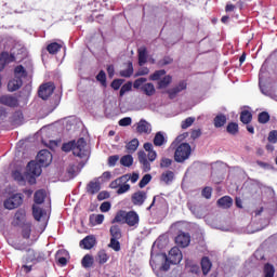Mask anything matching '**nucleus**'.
<instances>
[{
    "instance_id": "22",
    "label": "nucleus",
    "mask_w": 277,
    "mask_h": 277,
    "mask_svg": "<svg viewBox=\"0 0 277 277\" xmlns=\"http://www.w3.org/2000/svg\"><path fill=\"white\" fill-rule=\"evenodd\" d=\"M25 217H27V213L25 212L24 209H18L15 212V226H23L24 224H26L27 222H25Z\"/></svg>"
},
{
    "instance_id": "47",
    "label": "nucleus",
    "mask_w": 277,
    "mask_h": 277,
    "mask_svg": "<svg viewBox=\"0 0 277 277\" xmlns=\"http://www.w3.org/2000/svg\"><path fill=\"white\" fill-rule=\"evenodd\" d=\"M109 261V255H107V253L105 251H100L97 253V262L100 263V265H105V263Z\"/></svg>"
},
{
    "instance_id": "32",
    "label": "nucleus",
    "mask_w": 277,
    "mask_h": 277,
    "mask_svg": "<svg viewBox=\"0 0 277 277\" xmlns=\"http://www.w3.org/2000/svg\"><path fill=\"white\" fill-rule=\"evenodd\" d=\"M14 77L17 79H25V77H27V70H25V67H23V65H18L15 67Z\"/></svg>"
},
{
    "instance_id": "64",
    "label": "nucleus",
    "mask_w": 277,
    "mask_h": 277,
    "mask_svg": "<svg viewBox=\"0 0 277 277\" xmlns=\"http://www.w3.org/2000/svg\"><path fill=\"white\" fill-rule=\"evenodd\" d=\"M67 173L69 174V176H71V179H74V176L77 174V166L69 164L67 168Z\"/></svg>"
},
{
    "instance_id": "44",
    "label": "nucleus",
    "mask_w": 277,
    "mask_h": 277,
    "mask_svg": "<svg viewBox=\"0 0 277 277\" xmlns=\"http://www.w3.org/2000/svg\"><path fill=\"white\" fill-rule=\"evenodd\" d=\"M269 118H271L269 113L262 111L258 116V122H260V124H267V122H269Z\"/></svg>"
},
{
    "instance_id": "20",
    "label": "nucleus",
    "mask_w": 277,
    "mask_h": 277,
    "mask_svg": "<svg viewBox=\"0 0 277 277\" xmlns=\"http://www.w3.org/2000/svg\"><path fill=\"white\" fill-rule=\"evenodd\" d=\"M136 131L137 133H145L148 135L153 131V126H150L146 119H141L137 123Z\"/></svg>"
},
{
    "instance_id": "14",
    "label": "nucleus",
    "mask_w": 277,
    "mask_h": 277,
    "mask_svg": "<svg viewBox=\"0 0 277 277\" xmlns=\"http://www.w3.org/2000/svg\"><path fill=\"white\" fill-rule=\"evenodd\" d=\"M187 89V83L185 81L180 82L176 87L169 89L167 94H169V98L172 101L175 96H179L180 92Z\"/></svg>"
},
{
    "instance_id": "35",
    "label": "nucleus",
    "mask_w": 277,
    "mask_h": 277,
    "mask_svg": "<svg viewBox=\"0 0 277 277\" xmlns=\"http://www.w3.org/2000/svg\"><path fill=\"white\" fill-rule=\"evenodd\" d=\"M61 50H62V44L57 42L50 43L47 47V51L50 53V55H55V53H60Z\"/></svg>"
},
{
    "instance_id": "18",
    "label": "nucleus",
    "mask_w": 277,
    "mask_h": 277,
    "mask_svg": "<svg viewBox=\"0 0 277 277\" xmlns=\"http://www.w3.org/2000/svg\"><path fill=\"white\" fill-rule=\"evenodd\" d=\"M101 192V182L98 179H94L93 181L89 182L87 185V194L94 196Z\"/></svg>"
},
{
    "instance_id": "27",
    "label": "nucleus",
    "mask_w": 277,
    "mask_h": 277,
    "mask_svg": "<svg viewBox=\"0 0 277 277\" xmlns=\"http://www.w3.org/2000/svg\"><path fill=\"white\" fill-rule=\"evenodd\" d=\"M217 205L222 207V209H230V207H233V198L224 196L217 200Z\"/></svg>"
},
{
    "instance_id": "2",
    "label": "nucleus",
    "mask_w": 277,
    "mask_h": 277,
    "mask_svg": "<svg viewBox=\"0 0 277 277\" xmlns=\"http://www.w3.org/2000/svg\"><path fill=\"white\" fill-rule=\"evenodd\" d=\"M87 146L88 143L85 142V138L80 137L77 141L64 143L62 150L64 153H70V150H72L75 157H79V159H88V157H90V151L85 148Z\"/></svg>"
},
{
    "instance_id": "39",
    "label": "nucleus",
    "mask_w": 277,
    "mask_h": 277,
    "mask_svg": "<svg viewBox=\"0 0 277 277\" xmlns=\"http://www.w3.org/2000/svg\"><path fill=\"white\" fill-rule=\"evenodd\" d=\"M126 217H127V211H119L117 212L116 216L113 220V224H120V222L126 223Z\"/></svg>"
},
{
    "instance_id": "56",
    "label": "nucleus",
    "mask_w": 277,
    "mask_h": 277,
    "mask_svg": "<svg viewBox=\"0 0 277 277\" xmlns=\"http://www.w3.org/2000/svg\"><path fill=\"white\" fill-rule=\"evenodd\" d=\"M95 179H98V182H100V183H105V182L111 180V172L105 171V172L102 174V176L95 177Z\"/></svg>"
},
{
    "instance_id": "12",
    "label": "nucleus",
    "mask_w": 277,
    "mask_h": 277,
    "mask_svg": "<svg viewBox=\"0 0 277 277\" xmlns=\"http://www.w3.org/2000/svg\"><path fill=\"white\" fill-rule=\"evenodd\" d=\"M0 105H5V107H18V98L14 95H2L0 96Z\"/></svg>"
},
{
    "instance_id": "55",
    "label": "nucleus",
    "mask_w": 277,
    "mask_h": 277,
    "mask_svg": "<svg viewBox=\"0 0 277 277\" xmlns=\"http://www.w3.org/2000/svg\"><path fill=\"white\" fill-rule=\"evenodd\" d=\"M97 81L102 83V85H105L107 83V75L105 74L104 70H101L97 76H96Z\"/></svg>"
},
{
    "instance_id": "53",
    "label": "nucleus",
    "mask_w": 277,
    "mask_h": 277,
    "mask_svg": "<svg viewBox=\"0 0 277 277\" xmlns=\"http://www.w3.org/2000/svg\"><path fill=\"white\" fill-rule=\"evenodd\" d=\"M131 189V185L126 183H121L119 185V188L117 189V194L118 196H121V194H127V192H129Z\"/></svg>"
},
{
    "instance_id": "21",
    "label": "nucleus",
    "mask_w": 277,
    "mask_h": 277,
    "mask_svg": "<svg viewBox=\"0 0 277 277\" xmlns=\"http://www.w3.org/2000/svg\"><path fill=\"white\" fill-rule=\"evenodd\" d=\"M23 88V79L14 77V79L10 80L8 83L9 92H16V90H21Z\"/></svg>"
},
{
    "instance_id": "50",
    "label": "nucleus",
    "mask_w": 277,
    "mask_h": 277,
    "mask_svg": "<svg viewBox=\"0 0 277 277\" xmlns=\"http://www.w3.org/2000/svg\"><path fill=\"white\" fill-rule=\"evenodd\" d=\"M166 75V69L156 70L153 75H150V81H159L161 77Z\"/></svg>"
},
{
    "instance_id": "9",
    "label": "nucleus",
    "mask_w": 277,
    "mask_h": 277,
    "mask_svg": "<svg viewBox=\"0 0 277 277\" xmlns=\"http://www.w3.org/2000/svg\"><path fill=\"white\" fill-rule=\"evenodd\" d=\"M37 161L43 168H47L48 166H51V161H53V155L48 149H42L37 155Z\"/></svg>"
},
{
    "instance_id": "46",
    "label": "nucleus",
    "mask_w": 277,
    "mask_h": 277,
    "mask_svg": "<svg viewBox=\"0 0 277 277\" xmlns=\"http://www.w3.org/2000/svg\"><path fill=\"white\" fill-rule=\"evenodd\" d=\"M169 83H172V77L171 76H164L163 79H161L158 82L159 90H163V88H168Z\"/></svg>"
},
{
    "instance_id": "19",
    "label": "nucleus",
    "mask_w": 277,
    "mask_h": 277,
    "mask_svg": "<svg viewBox=\"0 0 277 277\" xmlns=\"http://www.w3.org/2000/svg\"><path fill=\"white\" fill-rule=\"evenodd\" d=\"M146 198H147L146 192L138 190L132 195V202L136 207H142V205H144V202H146Z\"/></svg>"
},
{
    "instance_id": "3",
    "label": "nucleus",
    "mask_w": 277,
    "mask_h": 277,
    "mask_svg": "<svg viewBox=\"0 0 277 277\" xmlns=\"http://www.w3.org/2000/svg\"><path fill=\"white\" fill-rule=\"evenodd\" d=\"M25 55V48L14 47L10 52H2L0 54V72H3L6 64H12L16 60H23Z\"/></svg>"
},
{
    "instance_id": "24",
    "label": "nucleus",
    "mask_w": 277,
    "mask_h": 277,
    "mask_svg": "<svg viewBox=\"0 0 277 277\" xmlns=\"http://www.w3.org/2000/svg\"><path fill=\"white\" fill-rule=\"evenodd\" d=\"M129 175H122L116 180H114L110 184L109 187L110 189H119L120 185H122V183H129Z\"/></svg>"
},
{
    "instance_id": "63",
    "label": "nucleus",
    "mask_w": 277,
    "mask_h": 277,
    "mask_svg": "<svg viewBox=\"0 0 277 277\" xmlns=\"http://www.w3.org/2000/svg\"><path fill=\"white\" fill-rule=\"evenodd\" d=\"M212 192L213 189L211 187H205L201 192V195L203 196V198H207V200H209L212 196Z\"/></svg>"
},
{
    "instance_id": "8",
    "label": "nucleus",
    "mask_w": 277,
    "mask_h": 277,
    "mask_svg": "<svg viewBox=\"0 0 277 277\" xmlns=\"http://www.w3.org/2000/svg\"><path fill=\"white\" fill-rule=\"evenodd\" d=\"M167 260L169 263V269L171 265H179L181 261H183V253L181 252V249L179 247H173L169 254L167 255Z\"/></svg>"
},
{
    "instance_id": "4",
    "label": "nucleus",
    "mask_w": 277,
    "mask_h": 277,
    "mask_svg": "<svg viewBox=\"0 0 277 277\" xmlns=\"http://www.w3.org/2000/svg\"><path fill=\"white\" fill-rule=\"evenodd\" d=\"M149 265L151 269H159L160 272H168L170 263L166 253H157L155 247L151 248Z\"/></svg>"
},
{
    "instance_id": "49",
    "label": "nucleus",
    "mask_w": 277,
    "mask_h": 277,
    "mask_svg": "<svg viewBox=\"0 0 277 277\" xmlns=\"http://www.w3.org/2000/svg\"><path fill=\"white\" fill-rule=\"evenodd\" d=\"M227 133H230V135H237V133H239V124L235 122L228 123Z\"/></svg>"
},
{
    "instance_id": "13",
    "label": "nucleus",
    "mask_w": 277,
    "mask_h": 277,
    "mask_svg": "<svg viewBox=\"0 0 277 277\" xmlns=\"http://www.w3.org/2000/svg\"><path fill=\"white\" fill-rule=\"evenodd\" d=\"M55 90V87L53 84H43L39 89V97L42 98L43 101H47L51 94H53V91Z\"/></svg>"
},
{
    "instance_id": "42",
    "label": "nucleus",
    "mask_w": 277,
    "mask_h": 277,
    "mask_svg": "<svg viewBox=\"0 0 277 277\" xmlns=\"http://www.w3.org/2000/svg\"><path fill=\"white\" fill-rule=\"evenodd\" d=\"M120 163L121 166H124V168H131V166H133V156L126 155L121 157Z\"/></svg>"
},
{
    "instance_id": "5",
    "label": "nucleus",
    "mask_w": 277,
    "mask_h": 277,
    "mask_svg": "<svg viewBox=\"0 0 277 277\" xmlns=\"http://www.w3.org/2000/svg\"><path fill=\"white\" fill-rule=\"evenodd\" d=\"M190 156L192 145H189V143H182L175 149L174 161H176V163H185Z\"/></svg>"
},
{
    "instance_id": "11",
    "label": "nucleus",
    "mask_w": 277,
    "mask_h": 277,
    "mask_svg": "<svg viewBox=\"0 0 277 277\" xmlns=\"http://www.w3.org/2000/svg\"><path fill=\"white\" fill-rule=\"evenodd\" d=\"M128 224V226H131L134 228H137V226L140 225V215L137 214V212L135 211H129L126 212V223Z\"/></svg>"
},
{
    "instance_id": "43",
    "label": "nucleus",
    "mask_w": 277,
    "mask_h": 277,
    "mask_svg": "<svg viewBox=\"0 0 277 277\" xmlns=\"http://www.w3.org/2000/svg\"><path fill=\"white\" fill-rule=\"evenodd\" d=\"M138 146L140 141L137 138H133L127 144V150H129V153H135Z\"/></svg>"
},
{
    "instance_id": "26",
    "label": "nucleus",
    "mask_w": 277,
    "mask_h": 277,
    "mask_svg": "<svg viewBox=\"0 0 277 277\" xmlns=\"http://www.w3.org/2000/svg\"><path fill=\"white\" fill-rule=\"evenodd\" d=\"M89 222L91 226H98V224H102L105 222V215L103 214H91L89 216Z\"/></svg>"
},
{
    "instance_id": "40",
    "label": "nucleus",
    "mask_w": 277,
    "mask_h": 277,
    "mask_svg": "<svg viewBox=\"0 0 277 277\" xmlns=\"http://www.w3.org/2000/svg\"><path fill=\"white\" fill-rule=\"evenodd\" d=\"M274 274H276L274 265L266 263L264 265V277H274Z\"/></svg>"
},
{
    "instance_id": "23",
    "label": "nucleus",
    "mask_w": 277,
    "mask_h": 277,
    "mask_svg": "<svg viewBox=\"0 0 277 277\" xmlns=\"http://www.w3.org/2000/svg\"><path fill=\"white\" fill-rule=\"evenodd\" d=\"M200 263H201L202 274L203 276H207V274L211 272V268L213 267V263L211 262L209 256H203Z\"/></svg>"
},
{
    "instance_id": "28",
    "label": "nucleus",
    "mask_w": 277,
    "mask_h": 277,
    "mask_svg": "<svg viewBox=\"0 0 277 277\" xmlns=\"http://www.w3.org/2000/svg\"><path fill=\"white\" fill-rule=\"evenodd\" d=\"M44 198H47V190H37L34 195L35 205H42V202H44Z\"/></svg>"
},
{
    "instance_id": "61",
    "label": "nucleus",
    "mask_w": 277,
    "mask_h": 277,
    "mask_svg": "<svg viewBox=\"0 0 277 277\" xmlns=\"http://www.w3.org/2000/svg\"><path fill=\"white\" fill-rule=\"evenodd\" d=\"M12 247L14 248V250H21V251L28 250L27 245H25L24 242H13Z\"/></svg>"
},
{
    "instance_id": "33",
    "label": "nucleus",
    "mask_w": 277,
    "mask_h": 277,
    "mask_svg": "<svg viewBox=\"0 0 277 277\" xmlns=\"http://www.w3.org/2000/svg\"><path fill=\"white\" fill-rule=\"evenodd\" d=\"M240 121L242 124H250L252 122V113L249 110H242L240 114Z\"/></svg>"
},
{
    "instance_id": "60",
    "label": "nucleus",
    "mask_w": 277,
    "mask_h": 277,
    "mask_svg": "<svg viewBox=\"0 0 277 277\" xmlns=\"http://www.w3.org/2000/svg\"><path fill=\"white\" fill-rule=\"evenodd\" d=\"M122 83H124V80L122 79H115L110 87L113 88V90H120V88L122 87Z\"/></svg>"
},
{
    "instance_id": "45",
    "label": "nucleus",
    "mask_w": 277,
    "mask_h": 277,
    "mask_svg": "<svg viewBox=\"0 0 277 277\" xmlns=\"http://www.w3.org/2000/svg\"><path fill=\"white\" fill-rule=\"evenodd\" d=\"M82 263V267L88 268L91 265H94V258H92V255L90 254H85L81 261Z\"/></svg>"
},
{
    "instance_id": "16",
    "label": "nucleus",
    "mask_w": 277,
    "mask_h": 277,
    "mask_svg": "<svg viewBox=\"0 0 277 277\" xmlns=\"http://www.w3.org/2000/svg\"><path fill=\"white\" fill-rule=\"evenodd\" d=\"M190 241H192V238L188 233H180L175 237V243L177 246H181V248H187V246H189Z\"/></svg>"
},
{
    "instance_id": "41",
    "label": "nucleus",
    "mask_w": 277,
    "mask_h": 277,
    "mask_svg": "<svg viewBox=\"0 0 277 277\" xmlns=\"http://www.w3.org/2000/svg\"><path fill=\"white\" fill-rule=\"evenodd\" d=\"M224 124H226V116L225 115H217L214 118V127L216 129H220V128L224 127Z\"/></svg>"
},
{
    "instance_id": "7",
    "label": "nucleus",
    "mask_w": 277,
    "mask_h": 277,
    "mask_svg": "<svg viewBox=\"0 0 277 277\" xmlns=\"http://www.w3.org/2000/svg\"><path fill=\"white\" fill-rule=\"evenodd\" d=\"M26 252V263H32L34 265H36V263H42V261H44L45 259L44 253L40 251H35L31 248H28Z\"/></svg>"
},
{
    "instance_id": "34",
    "label": "nucleus",
    "mask_w": 277,
    "mask_h": 277,
    "mask_svg": "<svg viewBox=\"0 0 277 277\" xmlns=\"http://www.w3.org/2000/svg\"><path fill=\"white\" fill-rule=\"evenodd\" d=\"M110 236L111 239H122V230L120 229V226L113 225L110 227Z\"/></svg>"
},
{
    "instance_id": "10",
    "label": "nucleus",
    "mask_w": 277,
    "mask_h": 277,
    "mask_svg": "<svg viewBox=\"0 0 277 277\" xmlns=\"http://www.w3.org/2000/svg\"><path fill=\"white\" fill-rule=\"evenodd\" d=\"M42 168H44L39 161L31 160L27 164V172L31 176H40L42 174Z\"/></svg>"
},
{
    "instance_id": "54",
    "label": "nucleus",
    "mask_w": 277,
    "mask_h": 277,
    "mask_svg": "<svg viewBox=\"0 0 277 277\" xmlns=\"http://www.w3.org/2000/svg\"><path fill=\"white\" fill-rule=\"evenodd\" d=\"M194 122H196V118L188 117L184 121H182L181 128L182 129H189V127H192V124H194Z\"/></svg>"
},
{
    "instance_id": "38",
    "label": "nucleus",
    "mask_w": 277,
    "mask_h": 277,
    "mask_svg": "<svg viewBox=\"0 0 277 277\" xmlns=\"http://www.w3.org/2000/svg\"><path fill=\"white\" fill-rule=\"evenodd\" d=\"M154 144L156 146H163L166 144V136L163 135V132H157L154 137Z\"/></svg>"
},
{
    "instance_id": "29",
    "label": "nucleus",
    "mask_w": 277,
    "mask_h": 277,
    "mask_svg": "<svg viewBox=\"0 0 277 277\" xmlns=\"http://www.w3.org/2000/svg\"><path fill=\"white\" fill-rule=\"evenodd\" d=\"M160 181H162V183H166V185H170V183L174 181V172L170 170L164 171L160 176Z\"/></svg>"
},
{
    "instance_id": "52",
    "label": "nucleus",
    "mask_w": 277,
    "mask_h": 277,
    "mask_svg": "<svg viewBox=\"0 0 277 277\" xmlns=\"http://www.w3.org/2000/svg\"><path fill=\"white\" fill-rule=\"evenodd\" d=\"M132 88H133V83H131V82L124 83V84L121 87L120 91H119V96H120V97L124 96V93H126V92H131Z\"/></svg>"
},
{
    "instance_id": "58",
    "label": "nucleus",
    "mask_w": 277,
    "mask_h": 277,
    "mask_svg": "<svg viewBox=\"0 0 277 277\" xmlns=\"http://www.w3.org/2000/svg\"><path fill=\"white\" fill-rule=\"evenodd\" d=\"M170 166H172V159L167 158V157H162L160 159V168H162V169L170 168Z\"/></svg>"
},
{
    "instance_id": "37",
    "label": "nucleus",
    "mask_w": 277,
    "mask_h": 277,
    "mask_svg": "<svg viewBox=\"0 0 277 277\" xmlns=\"http://www.w3.org/2000/svg\"><path fill=\"white\" fill-rule=\"evenodd\" d=\"M142 91L146 96H153L155 94V84L148 82L142 87Z\"/></svg>"
},
{
    "instance_id": "15",
    "label": "nucleus",
    "mask_w": 277,
    "mask_h": 277,
    "mask_svg": "<svg viewBox=\"0 0 277 277\" xmlns=\"http://www.w3.org/2000/svg\"><path fill=\"white\" fill-rule=\"evenodd\" d=\"M187 207L189 211L197 217L198 220H202V217L206 215L205 207L194 205V203H187Z\"/></svg>"
},
{
    "instance_id": "48",
    "label": "nucleus",
    "mask_w": 277,
    "mask_h": 277,
    "mask_svg": "<svg viewBox=\"0 0 277 277\" xmlns=\"http://www.w3.org/2000/svg\"><path fill=\"white\" fill-rule=\"evenodd\" d=\"M150 181H153V175L150 174H145L142 180L138 183V187L141 189H144V187H146V185H148V183H150Z\"/></svg>"
},
{
    "instance_id": "17",
    "label": "nucleus",
    "mask_w": 277,
    "mask_h": 277,
    "mask_svg": "<svg viewBox=\"0 0 277 277\" xmlns=\"http://www.w3.org/2000/svg\"><path fill=\"white\" fill-rule=\"evenodd\" d=\"M95 246L96 237H94V235H89L80 241V248H83L84 250H92Z\"/></svg>"
},
{
    "instance_id": "57",
    "label": "nucleus",
    "mask_w": 277,
    "mask_h": 277,
    "mask_svg": "<svg viewBox=\"0 0 277 277\" xmlns=\"http://www.w3.org/2000/svg\"><path fill=\"white\" fill-rule=\"evenodd\" d=\"M111 210V202L109 201H104L101 206H100V211L102 213H107Z\"/></svg>"
},
{
    "instance_id": "30",
    "label": "nucleus",
    "mask_w": 277,
    "mask_h": 277,
    "mask_svg": "<svg viewBox=\"0 0 277 277\" xmlns=\"http://www.w3.org/2000/svg\"><path fill=\"white\" fill-rule=\"evenodd\" d=\"M22 226V237L24 239H29L31 237V223H24Z\"/></svg>"
},
{
    "instance_id": "1",
    "label": "nucleus",
    "mask_w": 277,
    "mask_h": 277,
    "mask_svg": "<svg viewBox=\"0 0 277 277\" xmlns=\"http://www.w3.org/2000/svg\"><path fill=\"white\" fill-rule=\"evenodd\" d=\"M143 148L146 151L140 150L137 153L138 163L141 164V170L143 172H150L151 170L150 163H153V161H156L157 151L155 150L153 143H145L143 145Z\"/></svg>"
},
{
    "instance_id": "36",
    "label": "nucleus",
    "mask_w": 277,
    "mask_h": 277,
    "mask_svg": "<svg viewBox=\"0 0 277 277\" xmlns=\"http://www.w3.org/2000/svg\"><path fill=\"white\" fill-rule=\"evenodd\" d=\"M120 77H126V79H129L133 75V63L128 62V67L127 69H122L119 72Z\"/></svg>"
},
{
    "instance_id": "6",
    "label": "nucleus",
    "mask_w": 277,
    "mask_h": 277,
    "mask_svg": "<svg viewBox=\"0 0 277 277\" xmlns=\"http://www.w3.org/2000/svg\"><path fill=\"white\" fill-rule=\"evenodd\" d=\"M21 205H23V194H21V193L10 196L3 202L4 209H8L9 211L18 209V207H21Z\"/></svg>"
},
{
    "instance_id": "31",
    "label": "nucleus",
    "mask_w": 277,
    "mask_h": 277,
    "mask_svg": "<svg viewBox=\"0 0 277 277\" xmlns=\"http://www.w3.org/2000/svg\"><path fill=\"white\" fill-rule=\"evenodd\" d=\"M148 61V54L146 51V48H140L138 49V65L144 66L146 62Z\"/></svg>"
},
{
    "instance_id": "62",
    "label": "nucleus",
    "mask_w": 277,
    "mask_h": 277,
    "mask_svg": "<svg viewBox=\"0 0 277 277\" xmlns=\"http://www.w3.org/2000/svg\"><path fill=\"white\" fill-rule=\"evenodd\" d=\"M132 119L131 117H124L119 120V127H131Z\"/></svg>"
},
{
    "instance_id": "25",
    "label": "nucleus",
    "mask_w": 277,
    "mask_h": 277,
    "mask_svg": "<svg viewBox=\"0 0 277 277\" xmlns=\"http://www.w3.org/2000/svg\"><path fill=\"white\" fill-rule=\"evenodd\" d=\"M32 215L34 219L37 222H40V220H42L44 217V215H47V211H44V209L40 208V206H32Z\"/></svg>"
},
{
    "instance_id": "51",
    "label": "nucleus",
    "mask_w": 277,
    "mask_h": 277,
    "mask_svg": "<svg viewBox=\"0 0 277 277\" xmlns=\"http://www.w3.org/2000/svg\"><path fill=\"white\" fill-rule=\"evenodd\" d=\"M118 240V238H110V242L108 245V247L115 250V252H120V241Z\"/></svg>"
},
{
    "instance_id": "59",
    "label": "nucleus",
    "mask_w": 277,
    "mask_h": 277,
    "mask_svg": "<svg viewBox=\"0 0 277 277\" xmlns=\"http://www.w3.org/2000/svg\"><path fill=\"white\" fill-rule=\"evenodd\" d=\"M267 140H268V142H271V144H276L277 143V130H272L268 133Z\"/></svg>"
}]
</instances>
